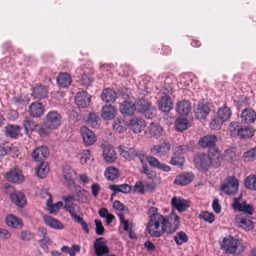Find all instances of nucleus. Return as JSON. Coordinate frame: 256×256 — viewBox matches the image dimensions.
I'll return each mask as SVG.
<instances>
[{
	"instance_id": "obj_1",
	"label": "nucleus",
	"mask_w": 256,
	"mask_h": 256,
	"mask_svg": "<svg viewBox=\"0 0 256 256\" xmlns=\"http://www.w3.org/2000/svg\"><path fill=\"white\" fill-rule=\"evenodd\" d=\"M164 221L159 223V228H155L154 230H150L149 234L151 236L158 238L162 236L164 232H166L168 234H172L180 226L179 217L173 212L168 215V218L164 217Z\"/></svg>"
},
{
	"instance_id": "obj_2",
	"label": "nucleus",
	"mask_w": 256,
	"mask_h": 256,
	"mask_svg": "<svg viewBox=\"0 0 256 256\" xmlns=\"http://www.w3.org/2000/svg\"><path fill=\"white\" fill-rule=\"evenodd\" d=\"M220 248L224 252L228 254L238 256L244 250L245 246L240 244L239 240L234 236H228L223 238L220 244Z\"/></svg>"
},
{
	"instance_id": "obj_3",
	"label": "nucleus",
	"mask_w": 256,
	"mask_h": 256,
	"mask_svg": "<svg viewBox=\"0 0 256 256\" xmlns=\"http://www.w3.org/2000/svg\"><path fill=\"white\" fill-rule=\"evenodd\" d=\"M135 104L136 110L145 118L152 119L156 116V109L147 99L144 98H138L135 101Z\"/></svg>"
},
{
	"instance_id": "obj_4",
	"label": "nucleus",
	"mask_w": 256,
	"mask_h": 256,
	"mask_svg": "<svg viewBox=\"0 0 256 256\" xmlns=\"http://www.w3.org/2000/svg\"><path fill=\"white\" fill-rule=\"evenodd\" d=\"M62 116L56 111H50L43 118V123L51 130L56 129L62 122Z\"/></svg>"
},
{
	"instance_id": "obj_5",
	"label": "nucleus",
	"mask_w": 256,
	"mask_h": 256,
	"mask_svg": "<svg viewBox=\"0 0 256 256\" xmlns=\"http://www.w3.org/2000/svg\"><path fill=\"white\" fill-rule=\"evenodd\" d=\"M238 185V180L234 176H229L221 184V190L228 195H234L237 192Z\"/></svg>"
},
{
	"instance_id": "obj_6",
	"label": "nucleus",
	"mask_w": 256,
	"mask_h": 256,
	"mask_svg": "<svg viewBox=\"0 0 256 256\" xmlns=\"http://www.w3.org/2000/svg\"><path fill=\"white\" fill-rule=\"evenodd\" d=\"M158 208L156 207H150L148 209V214H151L150 220L147 224L146 230L149 234L150 230H154L155 228H159V223L164 221V216L158 214Z\"/></svg>"
},
{
	"instance_id": "obj_7",
	"label": "nucleus",
	"mask_w": 256,
	"mask_h": 256,
	"mask_svg": "<svg viewBox=\"0 0 256 256\" xmlns=\"http://www.w3.org/2000/svg\"><path fill=\"white\" fill-rule=\"evenodd\" d=\"M195 165L202 171L206 172L210 168V157L202 152L198 154L194 158Z\"/></svg>"
},
{
	"instance_id": "obj_8",
	"label": "nucleus",
	"mask_w": 256,
	"mask_h": 256,
	"mask_svg": "<svg viewBox=\"0 0 256 256\" xmlns=\"http://www.w3.org/2000/svg\"><path fill=\"white\" fill-rule=\"evenodd\" d=\"M218 141L217 137L214 134H208L200 138L198 142L200 146L203 148H208L209 153L218 150L216 143Z\"/></svg>"
},
{
	"instance_id": "obj_9",
	"label": "nucleus",
	"mask_w": 256,
	"mask_h": 256,
	"mask_svg": "<svg viewBox=\"0 0 256 256\" xmlns=\"http://www.w3.org/2000/svg\"><path fill=\"white\" fill-rule=\"evenodd\" d=\"M94 248L96 256H104L110 252L107 241L104 237L98 238L94 241Z\"/></svg>"
},
{
	"instance_id": "obj_10",
	"label": "nucleus",
	"mask_w": 256,
	"mask_h": 256,
	"mask_svg": "<svg viewBox=\"0 0 256 256\" xmlns=\"http://www.w3.org/2000/svg\"><path fill=\"white\" fill-rule=\"evenodd\" d=\"M170 142H164L161 144L154 146L150 148V152L154 156L164 157L170 152Z\"/></svg>"
},
{
	"instance_id": "obj_11",
	"label": "nucleus",
	"mask_w": 256,
	"mask_h": 256,
	"mask_svg": "<svg viewBox=\"0 0 256 256\" xmlns=\"http://www.w3.org/2000/svg\"><path fill=\"white\" fill-rule=\"evenodd\" d=\"M74 100L79 108H86L91 101V96L86 91L77 92L74 96Z\"/></svg>"
},
{
	"instance_id": "obj_12",
	"label": "nucleus",
	"mask_w": 256,
	"mask_h": 256,
	"mask_svg": "<svg viewBox=\"0 0 256 256\" xmlns=\"http://www.w3.org/2000/svg\"><path fill=\"white\" fill-rule=\"evenodd\" d=\"M128 126L134 133H139L144 130L146 122L142 118L134 116L130 120Z\"/></svg>"
},
{
	"instance_id": "obj_13",
	"label": "nucleus",
	"mask_w": 256,
	"mask_h": 256,
	"mask_svg": "<svg viewBox=\"0 0 256 256\" xmlns=\"http://www.w3.org/2000/svg\"><path fill=\"white\" fill-rule=\"evenodd\" d=\"M239 198H234V202L233 207L235 209H238V211L242 212L240 215L245 214L246 216H248L253 213L254 208L252 206L248 204L246 202H242V203L238 202Z\"/></svg>"
},
{
	"instance_id": "obj_14",
	"label": "nucleus",
	"mask_w": 256,
	"mask_h": 256,
	"mask_svg": "<svg viewBox=\"0 0 256 256\" xmlns=\"http://www.w3.org/2000/svg\"><path fill=\"white\" fill-rule=\"evenodd\" d=\"M50 155V151L46 146H42L35 148L32 153V156L35 161L41 162Z\"/></svg>"
},
{
	"instance_id": "obj_15",
	"label": "nucleus",
	"mask_w": 256,
	"mask_h": 256,
	"mask_svg": "<svg viewBox=\"0 0 256 256\" xmlns=\"http://www.w3.org/2000/svg\"><path fill=\"white\" fill-rule=\"evenodd\" d=\"M210 110L209 104L208 103L199 102L196 109L194 110L195 116L199 120H204L208 115Z\"/></svg>"
},
{
	"instance_id": "obj_16",
	"label": "nucleus",
	"mask_w": 256,
	"mask_h": 256,
	"mask_svg": "<svg viewBox=\"0 0 256 256\" xmlns=\"http://www.w3.org/2000/svg\"><path fill=\"white\" fill-rule=\"evenodd\" d=\"M80 132L85 145H92L96 142V136L92 130H90L87 127H82L80 128Z\"/></svg>"
},
{
	"instance_id": "obj_17",
	"label": "nucleus",
	"mask_w": 256,
	"mask_h": 256,
	"mask_svg": "<svg viewBox=\"0 0 256 256\" xmlns=\"http://www.w3.org/2000/svg\"><path fill=\"white\" fill-rule=\"evenodd\" d=\"M120 110L125 116H132L136 110V104L130 100H124L120 104Z\"/></svg>"
},
{
	"instance_id": "obj_18",
	"label": "nucleus",
	"mask_w": 256,
	"mask_h": 256,
	"mask_svg": "<svg viewBox=\"0 0 256 256\" xmlns=\"http://www.w3.org/2000/svg\"><path fill=\"white\" fill-rule=\"evenodd\" d=\"M102 156L106 162L112 163L116 159V152L109 144H102Z\"/></svg>"
},
{
	"instance_id": "obj_19",
	"label": "nucleus",
	"mask_w": 256,
	"mask_h": 256,
	"mask_svg": "<svg viewBox=\"0 0 256 256\" xmlns=\"http://www.w3.org/2000/svg\"><path fill=\"white\" fill-rule=\"evenodd\" d=\"M44 106L40 102H32L28 106V112L33 118H40L44 112Z\"/></svg>"
},
{
	"instance_id": "obj_20",
	"label": "nucleus",
	"mask_w": 256,
	"mask_h": 256,
	"mask_svg": "<svg viewBox=\"0 0 256 256\" xmlns=\"http://www.w3.org/2000/svg\"><path fill=\"white\" fill-rule=\"evenodd\" d=\"M146 160L150 166L154 168H157L164 172H168L171 170L169 166L161 163L158 159L153 156H147Z\"/></svg>"
},
{
	"instance_id": "obj_21",
	"label": "nucleus",
	"mask_w": 256,
	"mask_h": 256,
	"mask_svg": "<svg viewBox=\"0 0 256 256\" xmlns=\"http://www.w3.org/2000/svg\"><path fill=\"white\" fill-rule=\"evenodd\" d=\"M236 220L238 226L246 231H248L253 228V222L250 220V216H246L245 214L236 216Z\"/></svg>"
},
{
	"instance_id": "obj_22",
	"label": "nucleus",
	"mask_w": 256,
	"mask_h": 256,
	"mask_svg": "<svg viewBox=\"0 0 256 256\" xmlns=\"http://www.w3.org/2000/svg\"><path fill=\"white\" fill-rule=\"evenodd\" d=\"M6 179L10 182L20 183L23 181L24 177L18 168H14L6 172Z\"/></svg>"
},
{
	"instance_id": "obj_23",
	"label": "nucleus",
	"mask_w": 256,
	"mask_h": 256,
	"mask_svg": "<svg viewBox=\"0 0 256 256\" xmlns=\"http://www.w3.org/2000/svg\"><path fill=\"white\" fill-rule=\"evenodd\" d=\"M171 204L172 206L179 212L185 211L190 206L188 201L181 197H173Z\"/></svg>"
},
{
	"instance_id": "obj_24",
	"label": "nucleus",
	"mask_w": 256,
	"mask_h": 256,
	"mask_svg": "<svg viewBox=\"0 0 256 256\" xmlns=\"http://www.w3.org/2000/svg\"><path fill=\"white\" fill-rule=\"evenodd\" d=\"M240 118L244 123H253L256 120V112L252 108H245L242 112Z\"/></svg>"
},
{
	"instance_id": "obj_25",
	"label": "nucleus",
	"mask_w": 256,
	"mask_h": 256,
	"mask_svg": "<svg viewBox=\"0 0 256 256\" xmlns=\"http://www.w3.org/2000/svg\"><path fill=\"white\" fill-rule=\"evenodd\" d=\"M48 88L42 84H36L33 88L32 96L34 99L41 100L46 98L48 95Z\"/></svg>"
},
{
	"instance_id": "obj_26",
	"label": "nucleus",
	"mask_w": 256,
	"mask_h": 256,
	"mask_svg": "<svg viewBox=\"0 0 256 256\" xmlns=\"http://www.w3.org/2000/svg\"><path fill=\"white\" fill-rule=\"evenodd\" d=\"M5 222L8 226L14 228L20 229L23 226L22 220L13 214H9L5 218Z\"/></svg>"
},
{
	"instance_id": "obj_27",
	"label": "nucleus",
	"mask_w": 256,
	"mask_h": 256,
	"mask_svg": "<svg viewBox=\"0 0 256 256\" xmlns=\"http://www.w3.org/2000/svg\"><path fill=\"white\" fill-rule=\"evenodd\" d=\"M194 176L192 172H186L178 176L174 180V183L177 185L186 186L194 180Z\"/></svg>"
},
{
	"instance_id": "obj_28",
	"label": "nucleus",
	"mask_w": 256,
	"mask_h": 256,
	"mask_svg": "<svg viewBox=\"0 0 256 256\" xmlns=\"http://www.w3.org/2000/svg\"><path fill=\"white\" fill-rule=\"evenodd\" d=\"M10 198L16 206L23 208L26 205L24 194L20 192H14L10 194Z\"/></svg>"
},
{
	"instance_id": "obj_29",
	"label": "nucleus",
	"mask_w": 256,
	"mask_h": 256,
	"mask_svg": "<svg viewBox=\"0 0 256 256\" xmlns=\"http://www.w3.org/2000/svg\"><path fill=\"white\" fill-rule=\"evenodd\" d=\"M116 113V110L114 106L111 104H106L102 109V116L105 120L113 119Z\"/></svg>"
},
{
	"instance_id": "obj_30",
	"label": "nucleus",
	"mask_w": 256,
	"mask_h": 256,
	"mask_svg": "<svg viewBox=\"0 0 256 256\" xmlns=\"http://www.w3.org/2000/svg\"><path fill=\"white\" fill-rule=\"evenodd\" d=\"M191 110L190 103L188 100H182L178 102L176 110L182 116H188Z\"/></svg>"
},
{
	"instance_id": "obj_31",
	"label": "nucleus",
	"mask_w": 256,
	"mask_h": 256,
	"mask_svg": "<svg viewBox=\"0 0 256 256\" xmlns=\"http://www.w3.org/2000/svg\"><path fill=\"white\" fill-rule=\"evenodd\" d=\"M118 150L120 154L126 159H134L138 156V152L132 148L120 146Z\"/></svg>"
},
{
	"instance_id": "obj_32",
	"label": "nucleus",
	"mask_w": 256,
	"mask_h": 256,
	"mask_svg": "<svg viewBox=\"0 0 256 256\" xmlns=\"http://www.w3.org/2000/svg\"><path fill=\"white\" fill-rule=\"evenodd\" d=\"M162 131V127L157 122H152L148 128V134L156 138L161 136Z\"/></svg>"
},
{
	"instance_id": "obj_33",
	"label": "nucleus",
	"mask_w": 256,
	"mask_h": 256,
	"mask_svg": "<svg viewBox=\"0 0 256 256\" xmlns=\"http://www.w3.org/2000/svg\"><path fill=\"white\" fill-rule=\"evenodd\" d=\"M63 175L66 181L65 184L67 186H70L74 183V172L69 166H66L63 168Z\"/></svg>"
},
{
	"instance_id": "obj_34",
	"label": "nucleus",
	"mask_w": 256,
	"mask_h": 256,
	"mask_svg": "<svg viewBox=\"0 0 256 256\" xmlns=\"http://www.w3.org/2000/svg\"><path fill=\"white\" fill-rule=\"evenodd\" d=\"M172 102L168 96L162 97L158 103V108L163 112H168L172 108Z\"/></svg>"
},
{
	"instance_id": "obj_35",
	"label": "nucleus",
	"mask_w": 256,
	"mask_h": 256,
	"mask_svg": "<svg viewBox=\"0 0 256 256\" xmlns=\"http://www.w3.org/2000/svg\"><path fill=\"white\" fill-rule=\"evenodd\" d=\"M58 85L62 88H66L70 86L72 82L70 75L66 72L60 73L56 78Z\"/></svg>"
},
{
	"instance_id": "obj_36",
	"label": "nucleus",
	"mask_w": 256,
	"mask_h": 256,
	"mask_svg": "<svg viewBox=\"0 0 256 256\" xmlns=\"http://www.w3.org/2000/svg\"><path fill=\"white\" fill-rule=\"evenodd\" d=\"M117 94L115 91L111 88H106L102 91L101 94L102 100L106 102H114L116 98Z\"/></svg>"
},
{
	"instance_id": "obj_37",
	"label": "nucleus",
	"mask_w": 256,
	"mask_h": 256,
	"mask_svg": "<svg viewBox=\"0 0 256 256\" xmlns=\"http://www.w3.org/2000/svg\"><path fill=\"white\" fill-rule=\"evenodd\" d=\"M44 220L46 224L50 227L54 229H62L64 226L59 220L49 216H44Z\"/></svg>"
},
{
	"instance_id": "obj_38",
	"label": "nucleus",
	"mask_w": 256,
	"mask_h": 256,
	"mask_svg": "<svg viewBox=\"0 0 256 256\" xmlns=\"http://www.w3.org/2000/svg\"><path fill=\"white\" fill-rule=\"evenodd\" d=\"M185 158L184 156L175 151L174 152L173 155L169 161L170 164L178 166L180 168L183 166Z\"/></svg>"
},
{
	"instance_id": "obj_39",
	"label": "nucleus",
	"mask_w": 256,
	"mask_h": 256,
	"mask_svg": "<svg viewBox=\"0 0 256 256\" xmlns=\"http://www.w3.org/2000/svg\"><path fill=\"white\" fill-rule=\"evenodd\" d=\"M231 114L230 109L226 106L220 108L217 112L218 118L222 122L229 120Z\"/></svg>"
},
{
	"instance_id": "obj_40",
	"label": "nucleus",
	"mask_w": 256,
	"mask_h": 256,
	"mask_svg": "<svg viewBox=\"0 0 256 256\" xmlns=\"http://www.w3.org/2000/svg\"><path fill=\"white\" fill-rule=\"evenodd\" d=\"M75 190L77 198L76 199V201L82 203L89 202L90 200L88 198L89 194L87 190L80 186H78V189L76 188Z\"/></svg>"
},
{
	"instance_id": "obj_41",
	"label": "nucleus",
	"mask_w": 256,
	"mask_h": 256,
	"mask_svg": "<svg viewBox=\"0 0 256 256\" xmlns=\"http://www.w3.org/2000/svg\"><path fill=\"white\" fill-rule=\"evenodd\" d=\"M86 122L93 128H98L100 126V120L97 114L91 112L88 114Z\"/></svg>"
},
{
	"instance_id": "obj_42",
	"label": "nucleus",
	"mask_w": 256,
	"mask_h": 256,
	"mask_svg": "<svg viewBox=\"0 0 256 256\" xmlns=\"http://www.w3.org/2000/svg\"><path fill=\"white\" fill-rule=\"evenodd\" d=\"M212 156L210 158V166H212L214 168H218L221 164L222 161V157L220 153L218 151V149L210 152Z\"/></svg>"
},
{
	"instance_id": "obj_43",
	"label": "nucleus",
	"mask_w": 256,
	"mask_h": 256,
	"mask_svg": "<svg viewBox=\"0 0 256 256\" xmlns=\"http://www.w3.org/2000/svg\"><path fill=\"white\" fill-rule=\"evenodd\" d=\"M48 170V165L46 162H41L38 168H36L37 176L42 178L46 177Z\"/></svg>"
},
{
	"instance_id": "obj_44",
	"label": "nucleus",
	"mask_w": 256,
	"mask_h": 256,
	"mask_svg": "<svg viewBox=\"0 0 256 256\" xmlns=\"http://www.w3.org/2000/svg\"><path fill=\"white\" fill-rule=\"evenodd\" d=\"M104 175L108 180H113L119 176V170L115 167L109 166L106 169Z\"/></svg>"
},
{
	"instance_id": "obj_45",
	"label": "nucleus",
	"mask_w": 256,
	"mask_h": 256,
	"mask_svg": "<svg viewBox=\"0 0 256 256\" xmlns=\"http://www.w3.org/2000/svg\"><path fill=\"white\" fill-rule=\"evenodd\" d=\"M6 135L12 138H16L20 132V127L16 125L10 124L5 127Z\"/></svg>"
},
{
	"instance_id": "obj_46",
	"label": "nucleus",
	"mask_w": 256,
	"mask_h": 256,
	"mask_svg": "<svg viewBox=\"0 0 256 256\" xmlns=\"http://www.w3.org/2000/svg\"><path fill=\"white\" fill-rule=\"evenodd\" d=\"M244 186L250 190H256V174L247 176L244 182Z\"/></svg>"
},
{
	"instance_id": "obj_47",
	"label": "nucleus",
	"mask_w": 256,
	"mask_h": 256,
	"mask_svg": "<svg viewBox=\"0 0 256 256\" xmlns=\"http://www.w3.org/2000/svg\"><path fill=\"white\" fill-rule=\"evenodd\" d=\"M188 124V122L186 118H178L175 122L176 128L178 132H183L186 130Z\"/></svg>"
},
{
	"instance_id": "obj_48",
	"label": "nucleus",
	"mask_w": 256,
	"mask_h": 256,
	"mask_svg": "<svg viewBox=\"0 0 256 256\" xmlns=\"http://www.w3.org/2000/svg\"><path fill=\"white\" fill-rule=\"evenodd\" d=\"M36 126V124H35L34 120L28 118L24 120L23 122V126L24 128L25 134H28L29 132L32 133L35 131Z\"/></svg>"
},
{
	"instance_id": "obj_49",
	"label": "nucleus",
	"mask_w": 256,
	"mask_h": 256,
	"mask_svg": "<svg viewBox=\"0 0 256 256\" xmlns=\"http://www.w3.org/2000/svg\"><path fill=\"white\" fill-rule=\"evenodd\" d=\"M64 208L68 211L72 218L76 221L78 218L80 216L76 214L77 211L79 210L80 208L76 204L72 203L70 205L68 206H64Z\"/></svg>"
},
{
	"instance_id": "obj_50",
	"label": "nucleus",
	"mask_w": 256,
	"mask_h": 256,
	"mask_svg": "<svg viewBox=\"0 0 256 256\" xmlns=\"http://www.w3.org/2000/svg\"><path fill=\"white\" fill-rule=\"evenodd\" d=\"M242 125L239 122H231L228 126V132L230 135L234 136H239Z\"/></svg>"
},
{
	"instance_id": "obj_51",
	"label": "nucleus",
	"mask_w": 256,
	"mask_h": 256,
	"mask_svg": "<svg viewBox=\"0 0 256 256\" xmlns=\"http://www.w3.org/2000/svg\"><path fill=\"white\" fill-rule=\"evenodd\" d=\"M174 238L178 246H181L183 243L187 242L188 240V236L183 231L178 232L174 236Z\"/></svg>"
},
{
	"instance_id": "obj_52",
	"label": "nucleus",
	"mask_w": 256,
	"mask_h": 256,
	"mask_svg": "<svg viewBox=\"0 0 256 256\" xmlns=\"http://www.w3.org/2000/svg\"><path fill=\"white\" fill-rule=\"evenodd\" d=\"M113 128L119 133L123 132L126 130V124L123 119L117 118L112 124Z\"/></svg>"
},
{
	"instance_id": "obj_53",
	"label": "nucleus",
	"mask_w": 256,
	"mask_h": 256,
	"mask_svg": "<svg viewBox=\"0 0 256 256\" xmlns=\"http://www.w3.org/2000/svg\"><path fill=\"white\" fill-rule=\"evenodd\" d=\"M50 128H47L44 124H36L35 132H36L40 137L46 136L50 133Z\"/></svg>"
},
{
	"instance_id": "obj_54",
	"label": "nucleus",
	"mask_w": 256,
	"mask_h": 256,
	"mask_svg": "<svg viewBox=\"0 0 256 256\" xmlns=\"http://www.w3.org/2000/svg\"><path fill=\"white\" fill-rule=\"evenodd\" d=\"M244 161L248 162L252 161L256 158V148H251L249 150L245 152L242 156Z\"/></svg>"
},
{
	"instance_id": "obj_55",
	"label": "nucleus",
	"mask_w": 256,
	"mask_h": 256,
	"mask_svg": "<svg viewBox=\"0 0 256 256\" xmlns=\"http://www.w3.org/2000/svg\"><path fill=\"white\" fill-rule=\"evenodd\" d=\"M255 130L252 127L241 128L239 136L242 138H250L254 136Z\"/></svg>"
},
{
	"instance_id": "obj_56",
	"label": "nucleus",
	"mask_w": 256,
	"mask_h": 256,
	"mask_svg": "<svg viewBox=\"0 0 256 256\" xmlns=\"http://www.w3.org/2000/svg\"><path fill=\"white\" fill-rule=\"evenodd\" d=\"M200 219H204L206 222L209 223H212L214 221L215 216L212 212H209L208 211H204L201 212L199 215Z\"/></svg>"
},
{
	"instance_id": "obj_57",
	"label": "nucleus",
	"mask_w": 256,
	"mask_h": 256,
	"mask_svg": "<svg viewBox=\"0 0 256 256\" xmlns=\"http://www.w3.org/2000/svg\"><path fill=\"white\" fill-rule=\"evenodd\" d=\"M96 224V232L98 235L102 236L104 234V227L102 222L99 219H96L94 220Z\"/></svg>"
},
{
	"instance_id": "obj_58",
	"label": "nucleus",
	"mask_w": 256,
	"mask_h": 256,
	"mask_svg": "<svg viewBox=\"0 0 256 256\" xmlns=\"http://www.w3.org/2000/svg\"><path fill=\"white\" fill-rule=\"evenodd\" d=\"M80 80L82 86L86 88L90 86L93 82L92 79L86 74L82 75Z\"/></svg>"
},
{
	"instance_id": "obj_59",
	"label": "nucleus",
	"mask_w": 256,
	"mask_h": 256,
	"mask_svg": "<svg viewBox=\"0 0 256 256\" xmlns=\"http://www.w3.org/2000/svg\"><path fill=\"white\" fill-rule=\"evenodd\" d=\"M7 152L12 158L17 157L18 155V150L17 146L12 145L7 146Z\"/></svg>"
},
{
	"instance_id": "obj_60",
	"label": "nucleus",
	"mask_w": 256,
	"mask_h": 256,
	"mask_svg": "<svg viewBox=\"0 0 256 256\" xmlns=\"http://www.w3.org/2000/svg\"><path fill=\"white\" fill-rule=\"evenodd\" d=\"M62 204V202H58L56 204L50 206V208H48V210L50 214L57 213Z\"/></svg>"
},
{
	"instance_id": "obj_61",
	"label": "nucleus",
	"mask_w": 256,
	"mask_h": 256,
	"mask_svg": "<svg viewBox=\"0 0 256 256\" xmlns=\"http://www.w3.org/2000/svg\"><path fill=\"white\" fill-rule=\"evenodd\" d=\"M113 208L118 210H122V211H125V210H128V208L126 207V206L123 204L122 203L120 202L119 200H116L114 202L113 204Z\"/></svg>"
},
{
	"instance_id": "obj_62",
	"label": "nucleus",
	"mask_w": 256,
	"mask_h": 256,
	"mask_svg": "<svg viewBox=\"0 0 256 256\" xmlns=\"http://www.w3.org/2000/svg\"><path fill=\"white\" fill-rule=\"evenodd\" d=\"M134 191L140 194H143L144 192V186L142 182L138 181L136 182L134 186Z\"/></svg>"
},
{
	"instance_id": "obj_63",
	"label": "nucleus",
	"mask_w": 256,
	"mask_h": 256,
	"mask_svg": "<svg viewBox=\"0 0 256 256\" xmlns=\"http://www.w3.org/2000/svg\"><path fill=\"white\" fill-rule=\"evenodd\" d=\"M10 236L11 234L8 230L0 228V239L4 240L9 239Z\"/></svg>"
},
{
	"instance_id": "obj_64",
	"label": "nucleus",
	"mask_w": 256,
	"mask_h": 256,
	"mask_svg": "<svg viewBox=\"0 0 256 256\" xmlns=\"http://www.w3.org/2000/svg\"><path fill=\"white\" fill-rule=\"evenodd\" d=\"M189 149L190 148L188 145H182L176 147L174 151L181 155H182L183 154H185L188 152Z\"/></svg>"
}]
</instances>
